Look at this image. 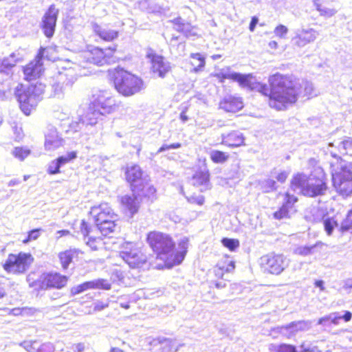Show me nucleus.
<instances>
[{"mask_svg": "<svg viewBox=\"0 0 352 352\" xmlns=\"http://www.w3.org/2000/svg\"><path fill=\"white\" fill-rule=\"evenodd\" d=\"M234 81L242 88L258 91L266 97L270 107L278 111L284 110L297 101L301 87L293 75L278 72L269 76L268 85L258 81L252 74L234 72Z\"/></svg>", "mask_w": 352, "mask_h": 352, "instance_id": "f257e3e1", "label": "nucleus"}, {"mask_svg": "<svg viewBox=\"0 0 352 352\" xmlns=\"http://www.w3.org/2000/svg\"><path fill=\"white\" fill-rule=\"evenodd\" d=\"M145 241L155 254L156 259L161 261L155 267L160 270L181 264L188 252L187 239L179 241L176 248V243L170 234L156 230L146 234Z\"/></svg>", "mask_w": 352, "mask_h": 352, "instance_id": "f03ea898", "label": "nucleus"}, {"mask_svg": "<svg viewBox=\"0 0 352 352\" xmlns=\"http://www.w3.org/2000/svg\"><path fill=\"white\" fill-rule=\"evenodd\" d=\"M292 190H299L304 197L315 198L326 194L328 187V177L324 170L319 168L309 175L298 172L293 175L289 182Z\"/></svg>", "mask_w": 352, "mask_h": 352, "instance_id": "7ed1b4c3", "label": "nucleus"}, {"mask_svg": "<svg viewBox=\"0 0 352 352\" xmlns=\"http://www.w3.org/2000/svg\"><path fill=\"white\" fill-rule=\"evenodd\" d=\"M124 177L132 195L140 197L141 200L153 201L157 199V190L150 179L144 175L143 170L138 164L124 168Z\"/></svg>", "mask_w": 352, "mask_h": 352, "instance_id": "20e7f679", "label": "nucleus"}, {"mask_svg": "<svg viewBox=\"0 0 352 352\" xmlns=\"http://www.w3.org/2000/svg\"><path fill=\"white\" fill-rule=\"evenodd\" d=\"M109 76L116 90L125 97L136 94L144 87V82L140 77L122 67H117L109 71Z\"/></svg>", "mask_w": 352, "mask_h": 352, "instance_id": "39448f33", "label": "nucleus"}, {"mask_svg": "<svg viewBox=\"0 0 352 352\" xmlns=\"http://www.w3.org/2000/svg\"><path fill=\"white\" fill-rule=\"evenodd\" d=\"M116 108L114 99L110 91L99 90L92 94L88 106V110L85 115L87 124H97L100 117L111 113Z\"/></svg>", "mask_w": 352, "mask_h": 352, "instance_id": "423d86ee", "label": "nucleus"}, {"mask_svg": "<svg viewBox=\"0 0 352 352\" xmlns=\"http://www.w3.org/2000/svg\"><path fill=\"white\" fill-rule=\"evenodd\" d=\"M332 157L337 159L331 164L333 186L338 195L349 197L352 194V164L345 162L336 154Z\"/></svg>", "mask_w": 352, "mask_h": 352, "instance_id": "0eeeda50", "label": "nucleus"}, {"mask_svg": "<svg viewBox=\"0 0 352 352\" xmlns=\"http://www.w3.org/2000/svg\"><path fill=\"white\" fill-rule=\"evenodd\" d=\"M91 214L98 230L104 236L111 237L118 228V214L107 202L91 207Z\"/></svg>", "mask_w": 352, "mask_h": 352, "instance_id": "6e6552de", "label": "nucleus"}, {"mask_svg": "<svg viewBox=\"0 0 352 352\" xmlns=\"http://www.w3.org/2000/svg\"><path fill=\"white\" fill-rule=\"evenodd\" d=\"M117 49V45L102 47L88 44L80 52L81 62L97 67L111 65L116 61L115 54Z\"/></svg>", "mask_w": 352, "mask_h": 352, "instance_id": "1a4fd4ad", "label": "nucleus"}, {"mask_svg": "<svg viewBox=\"0 0 352 352\" xmlns=\"http://www.w3.org/2000/svg\"><path fill=\"white\" fill-rule=\"evenodd\" d=\"M44 85L38 83V85H30L25 88L19 85L15 89V96L19 104V107L25 116H30L32 110L37 105L36 96L43 92Z\"/></svg>", "mask_w": 352, "mask_h": 352, "instance_id": "9d476101", "label": "nucleus"}, {"mask_svg": "<svg viewBox=\"0 0 352 352\" xmlns=\"http://www.w3.org/2000/svg\"><path fill=\"white\" fill-rule=\"evenodd\" d=\"M34 261L33 256L29 252L10 253L2 267L8 274L20 275L28 270Z\"/></svg>", "mask_w": 352, "mask_h": 352, "instance_id": "9b49d317", "label": "nucleus"}, {"mask_svg": "<svg viewBox=\"0 0 352 352\" xmlns=\"http://www.w3.org/2000/svg\"><path fill=\"white\" fill-rule=\"evenodd\" d=\"M258 265L263 273L278 276L287 267L288 263L283 254L271 252L258 258Z\"/></svg>", "mask_w": 352, "mask_h": 352, "instance_id": "f8f14e48", "label": "nucleus"}, {"mask_svg": "<svg viewBox=\"0 0 352 352\" xmlns=\"http://www.w3.org/2000/svg\"><path fill=\"white\" fill-rule=\"evenodd\" d=\"M119 256L131 268L140 269L150 264L147 256L131 243L123 246Z\"/></svg>", "mask_w": 352, "mask_h": 352, "instance_id": "ddd939ff", "label": "nucleus"}, {"mask_svg": "<svg viewBox=\"0 0 352 352\" xmlns=\"http://www.w3.org/2000/svg\"><path fill=\"white\" fill-rule=\"evenodd\" d=\"M94 34L106 43H113L120 36V30L113 23H96L91 24Z\"/></svg>", "mask_w": 352, "mask_h": 352, "instance_id": "4468645a", "label": "nucleus"}, {"mask_svg": "<svg viewBox=\"0 0 352 352\" xmlns=\"http://www.w3.org/2000/svg\"><path fill=\"white\" fill-rule=\"evenodd\" d=\"M146 58L151 63V71L159 77L164 78L171 70L169 63L165 60V58L157 54L153 49H147Z\"/></svg>", "mask_w": 352, "mask_h": 352, "instance_id": "2eb2a0df", "label": "nucleus"}, {"mask_svg": "<svg viewBox=\"0 0 352 352\" xmlns=\"http://www.w3.org/2000/svg\"><path fill=\"white\" fill-rule=\"evenodd\" d=\"M69 277L59 272L43 273L38 280V286L41 289H60L68 283Z\"/></svg>", "mask_w": 352, "mask_h": 352, "instance_id": "dca6fc26", "label": "nucleus"}, {"mask_svg": "<svg viewBox=\"0 0 352 352\" xmlns=\"http://www.w3.org/2000/svg\"><path fill=\"white\" fill-rule=\"evenodd\" d=\"M42 52L37 53L35 58L30 61L23 67V72L25 80L28 82L36 80L40 78L44 72L43 64L42 62Z\"/></svg>", "mask_w": 352, "mask_h": 352, "instance_id": "f3484780", "label": "nucleus"}, {"mask_svg": "<svg viewBox=\"0 0 352 352\" xmlns=\"http://www.w3.org/2000/svg\"><path fill=\"white\" fill-rule=\"evenodd\" d=\"M282 197L281 206L273 213L274 218L278 220L289 218L290 212H296L294 205L298 201V197L288 190L282 194Z\"/></svg>", "mask_w": 352, "mask_h": 352, "instance_id": "a211bd4d", "label": "nucleus"}, {"mask_svg": "<svg viewBox=\"0 0 352 352\" xmlns=\"http://www.w3.org/2000/svg\"><path fill=\"white\" fill-rule=\"evenodd\" d=\"M58 13V9L52 4L43 16L41 28L47 38H52L54 34Z\"/></svg>", "mask_w": 352, "mask_h": 352, "instance_id": "6ab92c4d", "label": "nucleus"}, {"mask_svg": "<svg viewBox=\"0 0 352 352\" xmlns=\"http://www.w3.org/2000/svg\"><path fill=\"white\" fill-rule=\"evenodd\" d=\"M245 107L242 97L236 95H228L223 97L219 102V109L229 114H236Z\"/></svg>", "mask_w": 352, "mask_h": 352, "instance_id": "aec40b11", "label": "nucleus"}, {"mask_svg": "<svg viewBox=\"0 0 352 352\" xmlns=\"http://www.w3.org/2000/svg\"><path fill=\"white\" fill-rule=\"evenodd\" d=\"M92 230L91 225L85 220H82L80 226V231L85 238H87L85 243L92 250L98 251L104 245L101 236H90Z\"/></svg>", "mask_w": 352, "mask_h": 352, "instance_id": "412c9836", "label": "nucleus"}, {"mask_svg": "<svg viewBox=\"0 0 352 352\" xmlns=\"http://www.w3.org/2000/svg\"><path fill=\"white\" fill-rule=\"evenodd\" d=\"M192 185L199 188L201 192L210 190L212 185L210 183V173L205 165V168L196 170L191 177Z\"/></svg>", "mask_w": 352, "mask_h": 352, "instance_id": "4be33fe9", "label": "nucleus"}, {"mask_svg": "<svg viewBox=\"0 0 352 352\" xmlns=\"http://www.w3.org/2000/svg\"><path fill=\"white\" fill-rule=\"evenodd\" d=\"M83 254V251L75 248H70L59 252L58 259L63 270H67L69 265L75 261H78Z\"/></svg>", "mask_w": 352, "mask_h": 352, "instance_id": "5701e85b", "label": "nucleus"}, {"mask_svg": "<svg viewBox=\"0 0 352 352\" xmlns=\"http://www.w3.org/2000/svg\"><path fill=\"white\" fill-rule=\"evenodd\" d=\"M175 30L186 37H199L198 28L192 25L191 23L186 21L181 16H177L170 21Z\"/></svg>", "mask_w": 352, "mask_h": 352, "instance_id": "b1692460", "label": "nucleus"}, {"mask_svg": "<svg viewBox=\"0 0 352 352\" xmlns=\"http://www.w3.org/2000/svg\"><path fill=\"white\" fill-rule=\"evenodd\" d=\"M309 323L305 320L293 321L287 324L278 327L279 332L285 331V336L289 339L299 332H304L309 329Z\"/></svg>", "mask_w": 352, "mask_h": 352, "instance_id": "393cba45", "label": "nucleus"}, {"mask_svg": "<svg viewBox=\"0 0 352 352\" xmlns=\"http://www.w3.org/2000/svg\"><path fill=\"white\" fill-rule=\"evenodd\" d=\"M221 144L229 148H235L244 145V137L237 131L221 134Z\"/></svg>", "mask_w": 352, "mask_h": 352, "instance_id": "a878e982", "label": "nucleus"}, {"mask_svg": "<svg viewBox=\"0 0 352 352\" xmlns=\"http://www.w3.org/2000/svg\"><path fill=\"white\" fill-rule=\"evenodd\" d=\"M138 199H140V197L133 195H125L120 197V203L122 208L130 214L133 215L138 211L139 203Z\"/></svg>", "mask_w": 352, "mask_h": 352, "instance_id": "bb28decb", "label": "nucleus"}, {"mask_svg": "<svg viewBox=\"0 0 352 352\" xmlns=\"http://www.w3.org/2000/svg\"><path fill=\"white\" fill-rule=\"evenodd\" d=\"M316 38V32L314 30H302L298 33L293 38V44L298 47H304L306 45L313 42Z\"/></svg>", "mask_w": 352, "mask_h": 352, "instance_id": "cd10ccee", "label": "nucleus"}, {"mask_svg": "<svg viewBox=\"0 0 352 352\" xmlns=\"http://www.w3.org/2000/svg\"><path fill=\"white\" fill-rule=\"evenodd\" d=\"M234 267V262L226 256L218 261L214 267V273L217 277L223 278L224 274L232 272Z\"/></svg>", "mask_w": 352, "mask_h": 352, "instance_id": "c85d7f7f", "label": "nucleus"}, {"mask_svg": "<svg viewBox=\"0 0 352 352\" xmlns=\"http://www.w3.org/2000/svg\"><path fill=\"white\" fill-rule=\"evenodd\" d=\"M24 347L28 352H54L50 344L38 340L25 342Z\"/></svg>", "mask_w": 352, "mask_h": 352, "instance_id": "c756f323", "label": "nucleus"}, {"mask_svg": "<svg viewBox=\"0 0 352 352\" xmlns=\"http://www.w3.org/2000/svg\"><path fill=\"white\" fill-rule=\"evenodd\" d=\"M60 138L56 129H52L45 136V147L50 150L58 147L60 143Z\"/></svg>", "mask_w": 352, "mask_h": 352, "instance_id": "7c9ffc66", "label": "nucleus"}, {"mask_svg": "<svg viewBox=\"0 0 352 352\" xmlns=\"http://www.w3.org/2000/svg\"><path fill=\"white\" fill-rule=\"evenodd\" d=\"M190 65L193 72L201 71L206 65L205 57L200 53H192L190 56Z\"/></svg>", "mask_w": 352, "mask_h": 352, "instance_id": "2f4dec72", "label": "nucleus"}, {"mask_svg": "<svg viewBox=\"0 0 352 352\" xmlns=\"http://www.w3.org/2000/svg\"><path fill=\"white\" fill-rule=\"evenodd\" d=\"M326 0H316L314 3L316 10L320 14L326 17H330L336 13V10L333 8H327L325 6L327 4Z\"/></svg>", "mask_w": 352, "mask_h": 352, "instance_id": "473e14b6", "label": "nucleus"}, {"mask_svg": "<svg viewBox=\"0 0 352 352\" xmlns=\"http://www.w3.org/2000/svg\"><path fill=\"white\" fill-rule=\"evenodd\" d=\"M210 158L214 164H223L229 160L230 155L220 150H214L210 153Z\"/></svg>", "mask_w": 352, "mask_h": 352, "instance_id": "72a5a7b5", "label": "nucleus"}, {"mask_svg": "<svg viewBox=\"0 0 352 352\" xmlns=\"http://www.w3.org/2000/svg\"><path fill=\"white\" fill-rule=\"evenodd\" d=\"M89 281L91 289L109 290L111 288V284L107 279L98 278Z\"/></svg>", "mask_w": 352, "mask_h": 352, "instance_id": "f704fd0d", "label": "nucleus"}, {"mask_svg": "<svg viewBox=\"0 0 352 352\" xmlns=\"http://www.w3.org/2000/svg\"><path fill=\"white\" fill-rule=\"evenodd\" d=\"M43 50L42 52V60L45 58L47 60L51 61H55L57 58L56 56V50L52 47H41L38 51V53H40L41 50Z\"/></svg>", "mask_w": 352, "mask_h": 352, "instance_id": "c9c22d12", "label": "nucleus"}, {"mask_svg": "<svg viewBox=\"0 0 352 352\" xmlns=\"http://www.w3.org/2000/svg\"><path fill=\"white\" fill-rule=\"evenodd\" d=\"M270 350L273 352H298L295 345L287 343L272 345Z\"/></svg>", "mask_w": 352, "mask_h": 352, "instance_id": "e433bc0d", "label": "nucleus"}, {"mask_svg": "<svg viewBox=\"0 0 352 352\" xmlns=\"http://www.w3.org/2000/svg\"><path fill=\"white\" fill-rule=\"evenodd\" d=\"M341 232L352 233V208L347 212L346 217L342 221L340 226Z\"/></svg>", "mask_w": 352, "mask_h": 352, "instance_id": "4c0bfd02", "label": "nucleus"}, {"mask_svg": "<svg viewBox=\"0 0 352 352\" xmlns=\"http://www.w3.org/2000/svg\"><path fill=\"white\" fill-rule=\"evenodd\" d=\"M333 317L331 316L330 323L333 325H338L341 319L345 322H348L352 319V313L349 311H345L342 316H339L337 313H333Z\"/></svg>", "mask_w": 352, "mask_h": 352, "instance_id": "58836bf2", "label": "nucleus"}, {"mask_svg": "<svg viewBox=\"0 0 352 352\" xmlns=\"http://www.w3.org/2000/svg\"><path fill=\"white\" fill-rule=\"evenodd\" d=\"M222 245L230 252H234L240 245L239 240L237 239L223 238L221 240Z\"/></svg>", "mask_w": 352, "mask_h": 352, "instance_id": "ea45409f", "label": "nucleus"}, {"mask_svg": "<svg viewBox=\"0 0 352 352\" xmlns=\"http://www.w3.org/2000/svg\"><path fill=\"white\" fill-rule=\"evenodd\" d=\"M30 152L28 147L16 146L14 148L12 154L16 158L23 161L30 154Z\"/></svg>", "mask_w": 352, "mask_h": 352, "instance_id": "a19ab883", "label": "nucleus"}, {"mask_svg": "<svg viewBox=\"0 0 352 352\" xmlns=\"http://www.w3.org/2000/svg\"><path fill=\"white\" fill-rule=\"evenodd\" d=\"M16 61L12 57L0 60V72H4L16 65Z\"/></svg>", "mask_w": 352, "mask_h": 352, "instance_id": "79ce46f5", "label": "nucleus"}, {"mask_svg": "<svg viewBox=\"0 0 352 352\" xmlns=\"http://www.w3.org/2000/svg\"><path fill=\"white\" fill-rule=\"evenodd\" d=\"M88 289H91L90 281H86L80 285L72 287L70 291L72 295H77Z\"/></svg>", "mask_w": 352, "mask_h": 352, "instance_id": "37998d69", "label": "nucleus"}, {"mask_svg": "<svg viewBox=\"0 0 352 352\" xmlns=\"http://www.w3.org/2000/svg\"><path fill=\"white\" fill-rule=\"evenodd\" d=\"M210 77L216 78L219 82H224L226 80H231L234 81V72L233 73H223L218 72L210 74Z\"/></svg>", "mask_w": 352, "mask_h": 352, "instance_id": "c03bdc74", "label": "nucleus"}, {"mask_svg": "<svg viewBox=\"0 0 352 352\" xmlns=\"http://www.w3.org/2000/svg\"><path fill=\"white\" fill-rule=\"evenodd\" d=\"M76 157H77L76 152L72 151V152L68 153L66 156H60L58 158H56L55 160L61 166L63 164L69 163V162L72 161L73 160L76 159Z\"/></svg>", "mask_w": 352, "mask_h": 352, "instance_id": "a18cd8bd", "label": "nucleus"}, {"mask_svg": "<svg viewBox=\"0 0 352 352\" xmlns=\"http://www.w3.org/2000/svg\"><path fill=\"white\" fill-rule=\"evenodd\" d=\"M41 230V228H36L29 231L27 236L22 240V243L27 244L32 241L36 240L40 236Z\"/></svg>", "mask_w": 352, "mask_h": 352, "instance_id": "49530a36", "label": "nucleus"}, {"mask_svg": "<svg viewBox=\"0 0 352 352\" xmlns=\"http://www.w3.org/2000/svg\"><path fill=\"white\" fill-rule=\"evenodd\" d=\"M315 245L311 246H299L295 250V253L298 255L305 256L311 254L314 252Z\"/></svg>", "mask_w": 352, "mask_h": 352, "instance_id": "de8ad7c7", "label": "nucleus"}, {"mask_svg": "<svg viewBox=\"0 0 352 352\" xmlns=\"http://www.w3.org/2000/svg\"><path fill=\"white\" fill-rule=\"evenodd\" d=\"M187 201L191 204L202 206L205 203V197L203 195H192L187 197Z\"/></svg>", "mask_w": 352, "mask_h": 352, "instance_id": "09e8293b", "label": "nucleus"}, {"mask_svg": "<svg viewBox=\"0 0 352 352\" xmlns=\"http://www.w3.org/2000/svg\"><path fill=\"white\" fill-rule=\"evenodd\" d=\"M336 225V221L332 219L328 218L324 221V226L327 234H331L333 228Z\"/></svg>", "mask_w": 352, "mask_h": 352, "instance_id": "8fccbe9b", "label": "nucleus"}, {"mask_svg": "<svg viewBox=\"0 0 352 352\" xmlns=\"http://www.w3.org/2000/svg\"><path fill=\"white\" fill-rule=\"evenodd\" d=\"M287 32L288 29L284 25H278L274 29L275 35L279 38L285 37Z\"/></svg>", "mask_w": 352, "mask_h": 352, "instance_id": "3c124183", "label": "nucleus"}, {"mask_svg": "<svg viewBox=\"0 0 352 352\" xmlns=\"http://www.w3.org/2000/svg\"><path fill=\"white\" fill-rule=\"evenodd\" d=\"M60 166L59 165V164L57 163V162L56 160H54L52 162L51 164L49 165V166L47 168V173L49 175L58 174L60 172Z\"/></svg>", "mask_w": 352, "mask_h": 352, "instance_id": "603ef678", "label": "nucleus"}, {"mask_svg": "<svg viewBox=\"0 0 352 352\" xmlns=\"http://www.w3.org/2000/svg\"><path fill=\"white\" fill-rule=\"evenodd\" d=\"M182 146L181 143H173L170 144H164L159 149L158 152H162L168 149L179 148Z\"/></svg>", "mask_w": 352, "mask_h": 352, "instance_id": "864d4df0", "label": "nucleus"}, {"mask_svg": "<svg viewBox=\"0 0 352 352\" xmlns=\"http://www.w3.org/2000/svg\"><path fill=\"white\" fill-rule=\"evenodd\" d=\"M341 146L345 151V153L347 154L348 151L352 148V139H346L341 142Z\"/></svg>", "mask_w": 352, "mask_h": 352, "instance_id": "5fc2aeb1", "label": "nucleus"}, {"mask_svg": "<svg viewBox=\"0 0 352 352\" xmlns=\"http://www.w3.org/2000/svg\"><path fill=\"white\" fill-rule=\"evenodd\" d=\"M109 307V304L107 302H96L93 308L94 311H100L107 307Z\"/></svg>", "mask_w": 352, "mask_h": 352, "instance_id": "6e6d98bb", "label": "nucleus"}, {"mask_svg": "<svg viewBox=\"0 0 352 352\" xmlns=\"http://www.w3.org/2000/svg\"><path fill=\"white\" fill-rule=\"evenodd\" d=\"M6 295V284L3 279L0 278V299L4 298Z\"/></svg>", "mask_w": 352, "mask_h": 352, "instance_id": "4d7b16f0", "label": "nucleus"}, {"mask_svg": "<svg viewBox=\"0 0 352 352\" xmlns=\"http://www.w3.org/2000/svg\"><path fill=\"white\" fill-rule=\"evenodd\" d=\"M74 352H84L86 346L85 343L79 342L76 343L73 346Z\"/></svg>", "mask_w": 352, "mask_h": 352, "instance_id": "13d9d810", "label": "nucleus"}, {"mask_svg": "<svg viewBox=\"0 0 352 352\" xmlns=\"http://www.w3.org/2000/svg\"><path fill=\"white\" fill-rule=\"evenodd\" d=\"M288 177V173L286 171L280 172L277 176L276 179L280 183H284Z\"/></svg>", "mask_w": 352, "mask_h": 352, "instance_id": "bf43d9fd", "label": "nucleus"}, {"mask_svg": "<svg viewBox=\"0 0 352 352\" xmlns=\"http://www.w3.org/2000/svg\"><path fill=\"white\" fill-rule=\"evenodd\" d=\"M331 316L327 315L323 317L320 318L318 321L317 324L320 325H326L327 323L330 322Z\"/></svg>", "mask_w": 352, "mask_h": 352, "instance_id": "052dcab7", "label": "nucleus"}, {"mask_svg": "<svg viewBox=\"0 0 352 352\" xmlns=\"http://www.w3.org/2000/svg\"><path fill=\"white\" fill-rule=\"evenodd\" d=\"M258 18L256 16H252L251 18V21L249 25V30L250 32H254L255 30V28L258 23Z\"/></svg>", "mask_w": 352, "mask_h": 352, "instance_id": "680f3d73", "label": "nucleus"}, {"mask_svg": "<svg viewBox=\"0 0 352 352\" xmlns=\"http://www.w3.org/2000/svg\"><path fill=\"white\" fill-rule=\"evenodd\" d=\"M187 108H185L179 115V118L183 122H186L188 120V117L187 116Z\"/></svg>", "mask_w": 352, "mask_h": 352, "instance_id": "e2e57ef3", "label": "nucleus"}, {"mask_svg": "<svg viewBox=\"0 0 352 352\" xmlns=\"http://www.w3.org/2000/svg\"><path fill=\"white\" fill-rule=\"evenodd\" d=\"M314 285L316 287H319L321 291H324V282L322 280H316L314 282Z\"/></svg>", "mask_w": 352, "mask_h": 352, "instance_id": "0e129e2a", "label": "nucleus"}, {"mask_svg": "<svg viewBox=\"0 0 352 352\" xmlns=\"http://www.w3.org/2000/svg\"><path fill=\"white\" fill-rule=\"evenodd\" d=\"M300 347L302 349L301 352H315L314 348L306 347L304 343L300 344Z\"/></svg>", "mask_w": 352, "mask_h": 352, "instance_id": "69168bd1", "label": "nucleus"}, {"mask_svg": "<svg viewBox=\"0 0 352 352\" xmlns=\"http://www.w3.org/2000/svg\"><path fill=\"white\" fill-rule=\"evenodd\" d=\"M58 233L60 234V236H67V235L69 234V231L67 230H62L58 231Z\"/></svg>", "mask_w": 352, "mask_h": 352, "instance_id": "338daca9", "label": "nucleus"}, {"mask_svg": "<svg viewBox=\"0 0 352 352\" xmlns=\"http://www.w3.org/2000/svg\"><path fill=\"white\" fill-rule=\"evenodd\" d=\"M109 352H124L123 350H122L120 348H118V347H112L110 350H109Z\"/></svg>", "mask_w": 352, "mask_h": 352, "instance_id": "774afa93", "label": "nucleus"}]
</instances>
